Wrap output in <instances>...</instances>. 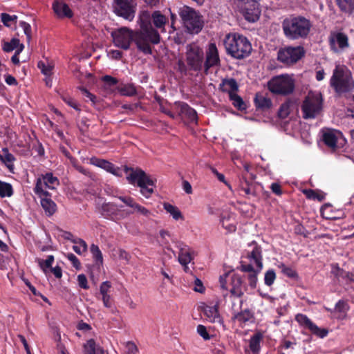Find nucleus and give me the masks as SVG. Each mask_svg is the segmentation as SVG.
I'll return each instance as SVG.
<instances>
[{
	"mask_svg": "<svg viewBox=\"0 0 354 354\" xmlns=\"http://www.w3.org/2000/svg\"><path fill=\"white\" fill-rule=\"evenodd\" d=\"M151 16L148 12H143L139 17L140 30L136 31V44L138 49L146 55L152 53L151 44L160 42V36L151 25Z\"/></svg>",
	"mask_w": 354,
	"mask_h": 354,
	"instance_id": "1",
	"label": "nucleus"
},
{
	"mask_svg": "<svg viewBox=\"0 0 354 354\" xmlns=\"http://www.w3.org/2000/svg\"><path fill=\"white\" fill-rule=\"evenodd\" d=\"M281 26L286 38L290 40H298L308 37L313 24L304 16L292 15L283 20Z\"/></svg>",
	"mask_w": 354,
	"mask_h": 354,
	"instance_id": "2",
	"label": "nucleus"
},
{
	"mask_svg": "<svg viewBox=\"0 0 354 354\" xmlns=\"http://www.w3.org/2000/svg\"><path fill=\"white\" fill-rule=\"evenodd\" d=\"M227 53L237 59L248 57L252 45L247 37L238 33L229 34L224 41Z\"/></svg>",
	"mask_w": 354,
	"mask_h": 354,
	"instance_id": "3",
	"label": "nucleus"
},
{
	"mask_svg": "<svg viewBox=\"0 0 354 354\" xmlns=\"http://www.w3.org/2000/svg\"><path fill=\"white\" fill-rule=\"evenodd\" d=\"M124 171L126 173L130 171L127 177L128 182L133 185L140 187L141 194L145 198H149L153 193L156 180L152 179L141 169H133L125 167Z\"/></svg>",
	"mask_w": 354,
	"mask_h": 354,
	"instance_id": "4",
	"label": "nucleus"
},
{
	"mask_svg": "<svg viewBox=\"0 0 354 354\" xmlns=\"http://www.w3.org/2000/svg\"><path fill=\"white\" fill-rule=\"evenodd\" d=\"M178 15L187 31L191 34H198L203 28L204 21L198 11L187 6L179 8Z\"/></svg>",
	"mask_w": 354,
	"mask_h": 354,
	"instance_id": "5",
	"label": "nucleus"
},
{
	"mask_svg": "<svg viewBox=\"0 0 354 354\" xmlns=\"http://www.w3.org/2000/svg\"><path fill=\"white\" fill-rule=\"evenodd\" d=\"M301 109L306 120L314 119L319 115L323 109L321 93H309L303 101Z\"/></svg>",
	"mask_w": 354,
	"mask_h": 354,
	"instance_id": "6",
	"label": "nucleus"
},
{
	"mask_svg": "<svg viewBox=\"0 0 354 354\" xmlns=\"http://www.w3.org/2000/svg\"><path fill=\"white\" fill-rule=\"evenodd\" d=\"M268 89L274 94L287 95L295 89V82L288 75H281L272 77L268 83Z\"/></svg>",
	"mask_w": 354,
	"mask_h": 354,
	"instance_id": "7",
	"label": "nucleus"
},
{
	"mask_svg": "<svg viewBox=\"0 0 354 354\" xmlns=\"http://www.w3.org/2000/svg\"><path fill=\"white\" fill-rule=\"evenodd\" d=\"M219 283L221 288L229 289L232 296L240 298L244 294L242 278L236 273H225L220 276Z\"/></svg>",
	"mask_w": 354,
	"mask_h": 354,
	"instance_id": "8",
	"label": "nucleus"
},
{
	"mask_svg": "<svg viewBox=\"0 0 354 354\" xmlns=\"http://www.w3.org/2000/svg\"><path fill=\"white\" fill-rule=\"evenodd\" d=\"M186 62L189 70L200 72L204 68V52L203 48L195 43L187 45Z\"/></svg>",
	"mask_w": 354,
	"mask_h": 354,
	"instance_id": "9",
	"label": "nucleus"
},
{
	"mask_svg": "<svg viewBox=\"0 0 354 354\" xmlns=\"http://www.w3.org/2000/svg\"><path fill=\"white\" fill-rule=\"evenodd\" d=\"M306 53L305 49L301 46H286L281 48L277 53V60L286 65H293L299 61Z\"/></svg>",
	"mask_w": 354,
	"mask_h": 354,
	"instance_id": "10",
	"label": "nucleus"
},
{
	"mask_svg": "<svg viewBox=\"0 0 354 354\" xmlns=\"http://www.w3.org/2000/svg\"><path fill=\"white\" fill-rule=\"evenodd\" d=\"M330 85L338 93L349 92L354 87L352 77L343 70L335 68L330 79Z\"/></svg>",
	"mask_w": 354,
	"mask_h": 354,
	"instance_id": "11",
	"label": "nucleus"
},
{
	"mask_svg": "<svg viewBox=\"0 0 354 354\" xmlns=\"http://www.w3.org/2000/svg\"><path fill=\"white\" fill-rule=\"evenodd\" d=\"M113 12L129 21H133L137 9L136 0H113Z\"/></svg>",
	"mask_w": 354,
	"mask_h": 354,
	"instance_id": "12",
	"label": "nucleus"
},
{
	"mask_svg": "<svg viewBox=\"0 0 354 354\" xmlns=\"http://www.w3.org/2000/svg\"><path fill=\"white\" fill-rule=\"evenodd\" d=\"M111 35L114 44L124 50L129 49L133 41L136 43V31L133 32L126 27L113 32Z\"/></svg>",
	"mask_w": 354,
	"mask_h": 354,
	"instance_id": "13",
	"label": "nucleus"
},
{
	"mask_svg": "<svg viewBox=\"0 0 354 354\" xmlns=\"http://www.w3.org/2000/svg\"><path fill=\"white\" fill-rule=\"evenodd\" d=\"M35 193L41 198V205L48 215H53L57 209V205L51 200L50 194L44 190L41 178H37L34 188Z\"/></svg>",
	"mask_w": 354,
	"mask_h": 354,
	"instance_id": "14",
	"label": "nucleus"
},
{
	"mask_svg": "<svg viewBox=\"0 0 354 354\" xmlns=\"http://www.w3.org/2000/svg\"><path fill=\"white\" fill-rule=\"evenodd\" d=\"M93 264L90 267V279L96 284L95 277H99L103 274V256L97 245L92 244L90 247Z\"/></svg>",
	"mask_w": 354,
	"mask_h": 354,
	"instance_id": "15",
	"label": "nucleus"
},
{
	"mask_svg": "<svg viewBox=\"0 0 354 354\" xmlns=\"http://www.w3.org/2000/svg\"><path fill=\"white\" fill-rule=\"evenodd\" d=\"M295 320L301 326L309 330L313 335L319 338H324L328 334V330L326 328H319L306 315L297 314L295 316Z\"/></svg>",
	"mask_w": 354,
	"mask_h": 354,
	"instance_id": "16",
	"label": "nucleus"
},
{
	"mask_svg": "<svg viewBox=\"0 0 354 354\" xmlns=\"http://www.w3.org/2000/svg\"><path fill=\"white\" fill-rule=\"evenodd\" d=\"M174 106L178 111V114L183 119H185L188 122L197 123L198 115L194 109L191 107L185 102L177 101L174 102Z\"/></svg>",
	"mask_w": 354,
	"mask_h": 354,
	"instance_id": "17",
	"label": "nucleus"
},
{
	"mask_svg": "<svg viewBox=\"0 0 354 354\" xmlns=\"http://www.w3.org/2000/svg\"><path fill=\"white\" fill-rule=\"evenodd\" d=\"M220 64L218 50L215 44L209 45L208 50L206 53V59L204 61V73L207 74L210 68Z\"/></svg>",
	"mask_w": 354,
	"mask_h": 354,
	"instance_id": "18",
	"label": "nucleus"
},
{
	"mask_svg": "<svg viewBox=\"0 0 354 354\" xmlns=\"http://www.w3.org/2000/svg\"><path fill=\"white\" fill-rule=\"evenodd\" d=\"M90 164L102 168L116 176H121L122 175V169L120 167H116L106 160L92 157L90 158Z\"/></svg>",
	"mask_w": 354,
	"mask_h": 354,
	"instance_id": "19",
	"label": "nucleus"
},
{
	"mask_svg": "<svg viewBox=\"0 0 354 354\" xmlns=\"http://www.w3.org/2000/svg\"><path fill=\"white\" fill-rule=\"evenodd\" d=\"M203 313L206 319L212 323H217L222 327L223 330H226V326L224 324L223 318L218 311V305L205 306L203 308Z\"/></svg>",
	"mask_w": 354,
	"mask_h": 354,
	"instance_id": "20",
	"label": "nucleus"
},
{
	"mask_svg": "<svg viewBox=\"0 0 354 354\" xmlns=\"http://www.w3.org/2000/svg\"><path fill=\"white\" fill-rule=\"evenodd\" d=\"M242 12L245 19L249 22L257 21L260 16V10L258 2L243 3Z\"/></svg>",
	"mask_w": 354,
	"mask_h": 354,
	"instance_id": "21",
	"label": "nucleus"
},
{
	"mask_svg": "<svg viewBox=\"0 0 354 354\" xmlns=\"http://www.w3.org/2000/svg\"><path fill=\"white\" fill-rule=\"evenodd\" d=\"M232 311V319L237 321L241 326L245 325L248 322H252L254 319V313L249 308L239 311L234 308V304H233Z\"/></svg>",
	"mask_w": 354,
	"mask_h": 354,
	"instance_id": "22",
	"label": "nucleus"
},
{
	"mask_svg": "<svg viewBox=\"0 0 354 354\" xmlns=\"http://www.w3.org/2000/svg\"><path fill=\"white\" fill-rule=\"evenodd\" d=\"M118 198L127 206L133 209V210L130 212L131 214L136 212L146 217H149L151 215V212L144 206L138 203L133 198L129 196H119Z\"/></svg>",
	"mask_w": 354,
	"mask_h": 354,
	"instance_id": "23",
	"label": "nucleus"
},
{
	"mask_svg": "<svg viewBox=\"0 0 354 354\" xmlns=\"http://www.w3.org/2000/svg\"><path fill=\"white\" fill-rule=\"evenodd\" d=\"M248 247L252 248V250L248 252V258L250 261H254L257 268L261 270L263 268L261 247L254 241L249 243Z\"/></svg>",
	"mask_w": 354,
	"mask_h": 354,
	"instance_id": "24",
	"label": "nucleus"
},
{
	"mask_svg": "<svg viewBox=\"0 0 354 354\" xmlns=\"http://www.w3.org/2000/svg\"><path fill=\"white\" fill-rule=\"evenodd\" d=\"M111 288V284L109 281H104L100 286V294L102 295V299L104 307L110 309L112 313L115 312L113 299L111 297L109 292Z\"/></svg>",
	"mask_w": 354,
	"mask_h": 354,
	"instance_id": "25",
	"label": "nucleus"
},
{
	"mask_svg": "<svg viewBox=\"0 0 354 354\" xmlns=\"http://www.w3.org/2000/svg\"><path fill=\"white\" fill-rule=\"evenodd\" d=\"M53 9L59 18H71L73 15L69 6L62 0H55Z\"/></svg>",
	"mask_w": 354,
	"mask_h": 354,
	"instance_id": "26",
	"label": "nucleus"
},
{
	"mask_svg": "<svg viewBox=\"0 0 354 354\" xmlns=\"http://www.w3.org/2000/svg\"><path fill=\"white\" fill-rule=\"evenodd\" d=\"M330 48L337 52V49L335 47V43L337 44L338 47L341 49H344L348 47V36L344 32H337L329 39Z\"/></svg>",
	"mask_w": 354,
	"mask_h": 354,
	"instance_id": "27",
	"label": "nucleus"
},
{
	"mask_svg": "<svg viewBox=\"0 0 354 354\" xmlns=\"http://www.w3.org/2000/svg\"><path fill=\"white\" fill-rule=\"evenodd\" d=\"M15 161H16L15 156L10 153L7 147L3 148L2 153L0 151V162L5 165L8 171L12 174H15Z\"/></svg>",
	"mask_w": 354,
	"mask_h": 354,
	"instance_id": "28",
	"label": "nucleus"
},
{
	"mask_svg": "<svg viewBox=\"0 0 354 354\" xmlns=\"http://www.w3.org/2000/svg\"><path fill=\"white\" fill-rule=\"evenodd\" d=\"M254 102L256 108L263 111H268L272 106L270 98L265 97L261 93L256 94Z\"/></svg>",
	"mask_w": 354,
	"mask_h": 354,
	"instance_id": "29",
	"label": "nucleus"
},
{
	"mask_svg": "<svg viewBox=\"0 0 354 354\" xmlns=\"http://www.w3.org/2000/svg\"><path fill=\"white\" fill-rule=\"evenodd\" d=\"M331 273L338 281L342 279L345 281L346 283H349L354 281L353 274L340 268L337 265L333 266Z\"/></svg>",
	"mask_w": 354,
	"mask_h": 354,
	"instance_id": "30",
	"label": "nucleus"
},
{
	"mask_svg": "<svg viewBox=\"0 0 354 354\" xmlns=\"http://www.w3.org/2000/svg\"><path fill=\"white\" fill-rule=\"evenodd\" d=\"M39 178H41V180L42 187L45 186L46 188H48L50 189H55V187L59 184L58 178L51 172L42 174Z\"/></svg>",
	"mask_w": 354,
	"mask_h": 354,
	"instance_id": "31",
	"label": "nucleus"
},
{
	"mask_svg": "<svg viewBox=\"0 0 354 354\" xmlns=\"http://www.w3.org/2000/svg\"><path fill=\"white\" fill-rule=\"evenodd\" d=\"M322 140L324 143L333 149L337 148V136L336 131L332 129H328L324 131L322 135Z\"/></svg>",
	"mask_w": 354,
	"mask_h": 354,
	"instance_id": "32",
	"label": "nucleus"
},
{
	"mask_svg": "<svg viewBox=\"0 0 354 354\" xmlns=\"http://www.w3.org/2000/svg\"><path fill=\"white\" fill-rule=\"evenodd\" d=\"M336 3L343 13L349 16L354 13V0H336Z\"/></svg>",
	"mask_w": 354,
	"mask_h": 354,
	"instance_id": "33",
	"label": "nucleus"
},
{
	"mask_svg": "<svg viewBox=\"0 0 354 354\" xmlns=\"http://www.w3.org/2000/svg\"><path fill=\"white\" fill-rule=\"evenodd\" d=\"M263 335L260 333H257L251 337L249 347L254 354H259L261 350V341Z\"/></svg>",
	"mask_w": 354,
	"mask_h": 354,
	"instance_id": "34",
	"label": "nucleus"
},
{
	"mask_svg": "<svg viewBox=\"0 0 354 354\" xmlns=\"http://www.w3.org/2000/svg\"><path fill=\"white\" fill-rule=\"evenodd\" d=\"M221 86H223L221 88L222 91L228 93L229 94L230 92L235 93L239 89L238 84L234 78L223 80Z\"/></svg>",
	"mask_w": 354,
	"mask_h": 354,
	"instance_id": "35",
	"label": "nucleus"
},
{
	"mask_svg": "<svg viewBox=\"0 0 354 354\" xmlns=\"http://www.w3.org/2000/svg\"><path fill=\"white\" fill-rule=\"evenodd\" d=\"M118 207L113 203H103L99 209V212L104 217L108 218L116 213Z\"/></svg>",
	"mask_w": 354,
	"mask_h": 354,
	"instance_id": "36",
	"label": "nucleus"
},
{
	"mask_svg": "<svg viewBox=\"0 0 354 354\" xmlns=\"http://www.w3.org/2000/svg\"><path fill=\"white\" fill-rule=\"evenodd\" d=\"M120 95L124 96H133L137 93L136 87L132 84H122L116 87Z\"/></svg>",
	"mask_w": 354,
	"mask_h": 354,
	"instance_id": "37",
	"label": "nucleus"
},
{
	"mask_svg": "<svg viewBox=\"0 0 354 354\" xmlns=\"http://www.w3.org/2000/svg\"><path fill=\"white\" fill-rule=\"evenodd\" d=\"M230 100L232 102L233 106L239 111H245L247 105L243 99L236 93L230 92Z\"/></svg>",
	"mask_w": 354,
	"mask_h": 354,
	"instance_id": "38",
	"label": "nucleus"
},
{
	"mask_svg": "<svg viewBox=\"0 0 354 354\" xmlns=\"http://www.w3.org/2000/svg\"><path fill=\"white\" fill-rule=\"evenodd\" d=\"M151 18L154 26L157 28H162L167 22L166 17L161 14L160 11H154L151 15Z\"/></svg>",
	"mask_w": 354,
	"mask_h": 354,
	"instance_id": "39",
	"label": "nucleus"
},
{
	"mask_svg": "<svg viewBox=\"0 0 354 354\" xmlns=\"http://www.w3.org/2000/svg\"><path fill=\"white\" fill-rule=\"evenodd\" d=\"M163 207L167 212L169 213L173 218L176 221H178L180 218H183L182 213L176 206H174L169 203H165L163 204Z\"/></svg>",
	"mask_w": 354,
	"mask_h": 354,
	"instance_id": "40",
	"label": "nucleus"
},
{
	"mask_svg": "<svg viewBox=\"0 0 354 354\" xmlns=\"http://www.w3.org/2000/svg\"><path fill=\"white\" fill-rule=\"evenodd\" d=\"M303 193L305 194L308 199L317 200L321 202L324 200V194L319 190H314L311 189H304Z\"/></svg>",
	"mask_w": 354,
	"mask_h": 354,
	"instance_id": "41",
	"label": "nucleus"
},
{
	"mask_svg": "<svg viewBox=\"0 0 354 354\" xmlns=\"http://www.w3.org/2000/svg\"><path fill=\"white\" fill-rule=\"evenodd\" d=\"M13 194L14 191L12 185L0 180V197H11Z\"/></svg>",
	"mask_w": 354,
	"mask_h": 354,
	"instance_id": "42",
	"label": "nucleus"
},
{
	"mask_svg": "<svg viewBox=\"0 0 354 354\" xmlns=\"http://www.w3.org/2000/svg\"><path fill=\"white\" fill-rule=\"evenodd\" d=\"M192 260V257L190 253L185 249H180L179 254H178V261L179 263L185 266V270L186 271L188 269L187 265Z\"/></svg>",
	"mask_w": 354,
	"mask_h": 354,
	"instance_id": "43",
	"label": "nucleus"
},
{
	"mask_svg": "<svg viewBox=\"0 0 354 354\" xmlns=\"http://www.w3.org/2000/svg\"><path fill=\"white\" fill-rule=\"evenodd\" d=\"M291 105H292V102L290 100H287L283 103L278 111V117L281 119L286 118L290 114Z\"/></svg>",
	"mask_w": 354,
	"mask_h": 354,
	"instance_id": "44",
	"label": "nucleus"
},
{
	"mask_svg": "<svg viewBox=\"0 0 354 354\" xmlns=\"http://www.w3.org/2000/svg\"><path fill=\"white\" fill-rule=\"evenodd\" d=\"M278 267L281 269V272L287 277L292 279L298 278V274L297 271L292 268L286 266L283 263L279 264Z\"/></svg>",
	"mask_w": 354,
	"mask_h": 354,
	"instance_id": "45",
	"label": "nucleus"
},
{
	"mask_svg": "<svg viewBox=\"0 0 354 354\" xmlns=\"http://www.w3.org/2000/svg\"><path fill=\"white\" fill-rule=\"evenodd\" d=\"M19 39L17 38H12L10 41L6 42L5 41L3 45V50L5 52H11L15 49H18L20 48Z\"/></svg>",
	"mask_w": 354,
	"mask_h": 354,
	"instance_id": "46",
	"label": "nucleus"
},
{
	"mask_svg": "<svg viewBox=\"0 0 354 354\" xmlns=\"http://www.w3.org/2000/svg\"><path fill=\"white\" fill-rule=\"evenodd\" d=\"M240 188L241 190L243 191L246 195H256V192L254 191V185L252 183H249L247 180H245L241 183Z\"/></svg>",
	"mask_w": 354,
	"mask_h": 354,
	"instance_id": "47",
	"label": "nucleus"
},
{
	"mask_svg": "<svg viewBox=\"0 0 354 354\" xmlns=\"http://www.w3.org/2000/svg\"><path fill=\"white\" fill-rule=\"evenodd\" d=\"M17 18V15H10L6 12L1 14V21L3 25L7 27H10L12 24H16Z\"/></svg>",
	"mask_w": 354,
	"mask_h": 354,
	"instance_id": "48",
	"label": "nucleus"
},
{
	"mask_svg": "<svg viewBox=\"0 0 354 354\" xmlns=\"http://www.w3.org/2000/svg\"><path fill=\"white\" fill-rule=\"evenodd\" d=\"M90 354H108L93 339H90Z\"/></svg>",
	"mask_w": 354,
	"mask_h": 354,
	"instance_id": "49",
	"label": "nucleus"
},
{
	"mask_svg": "<svg viewBox=\"0 0 354 354\" xmlns=\"http://www.w3.org/2000/svg\"><path fill=\"white\" fill-rule=\"evenodd\" d=\"M59 95L60 97L62 99V100L68 105H69L70 106L73 107L76 110H80L79 104L68 93L62 92L61 93H59Z\"/></svg>",
	"mask_w": 354,
	"mask_h": 354,
	"instance_id": "50",
	"label": "nucleus"
},
{
	"mask_svg": "<svg viewBox=\"0 0 354 354\" xmlns=\"http://www.w3.org/2000/svg\"><path fill=\"white\" fill-rule=\"evenodd\" d=\"M102 80L104 84V88H106L113 89L118 83V79L111 75H104L102 77Z\"/></svg>",
	"mask_w": 354,
	"mask_h": 354,
	"instance_id": "51",
	"label": "nucleus"
},
{
	"mask_svg": "<svg viewBox=\"0 0 354 354\" xmlns=\"http://www.w3.org/2000/svg\"><path fill=\"white\" fill-rule=\"evenodd\" d=\"M73 243H75V245L73 246V249L78 254H80L82 252L86 251L87 244H86V241H84L82 239H78V240H74Z\"/></svg>",
	"mask_w": 354,
	"mask_h": 354,
	"instance_id": "52",
	"label": "nucleus"
},
{
	"mask_svg": "<svg viewBox=\"0 0 354 354\" xmlns=\"http://www.w3.org/2000/svg\"><path fill=\"white\" fill-rule=\"evenodd\" d=\"M276 279V273L274 270L270 269L266 271L264 276V283L266 286H272Z\"/></svg>",
	"mask_w": 354,
	"mask_h": 354,
	"instance_id": "53",
	"label": "nucleus"
},
{
	"mask_svg": "<svg viewBox=\"0 0 354 354\" xmlns=\"http://www.w3.org/2000/svg\"><path fill=\"white\" fill-rule=\"evenodd\" d=\"M54 261V257L53 255H48L47 259L46 260H39V264L41 268L46 271V269L51 268L52 264Z\"/></svg>",
	"mask_w": 354,
	"mask_h": 354,
	"instance_id": "54",
	"label": "nucleus"
},
{
	"mask_svg": "<svg viewBox=\"0 0 354 354\" xmlns=\"http://www.w3.org/2000/svg\"><path fill=\"white\" fill-rule=\"evenodd\" d=\"M19 26L23 28L24 34L26 35L28 41L30 40L32 37V28L29 24L21 21L19 22Z\"/></svg>",
	"mask_w": 354,
	"mask_h": 354,
	"instance_id": "55",
	"label": "nucleus"
},
{
	"mask_svg": "<svg viewBox=\"0 0 354 354\" xmlns=\"http://www.w3.org/2000/svg\"><path fill=\"white\" fill-rule=\"evenodd\" d=\"M261 270L257 268V272H252V274H248V282L249 285L252 288H255L257 287V274Z\"/></svg>",
	"mask_w": 354,
	"mask_h": 354,
	"instance_id": "56",
	"label": "nucleus"
},
{
	"mask_svg": "<svg viewBox=\"0 0 354 354\" xmlns=\"http://www.w3.org/2000/svg\"><path fill=\"white\" fill-rule=\"evenodd\" d=\"M197 333L205 339L209 340L211 339V336L208 333L207 328L205 326L199 324L197 326Z\"/></svg>",
	"mask_w": 354,
	"mask_h": 354,
	"instance_id": "57",
	"label": "nucleus"
},
{
	"mask_svg": "<svg viewBox=\"0 0 354 354\" xmlns=\"http://www.w3.org/2000/svg\"><path fill=\"white\" fill-rule=\"evenodd\" d=\"M125 348L127 349V354H138V348L133 342H127Z\"/></svg>",
	"mask_w": 354,
	"mask_h": 354,
	"instance_id": "58",
	"label": "nucleus"
},
{
	"mask_svg": "<svg viewBox=\"0 0 354 354\" xmlns=\"http://www.w3.org/2000/svg\"><path fill=\"white\" fill-rule=\"evenodd\" d=\"M348 309V304L343 300H339L335 304V310L340 313H344Z\"/></svg>",
	"mask_w": 354,
	"mask_h": 354,
	"instance_id": "59",
	"label": "nucleus"
},
{
	"mask_svg": "<svg viewBox=\"0 0 354 354\" xmlns=\"http://www.w3.org/2000/svg\"><path fill=\"white\" fill-rule=\"evenodd\" d=\"M67 257L68 260L72 263L73 267H75L77 270H79L80 268V262L79 261L78 259L74 254L69 253L68 254Z\"/></svg>",
	"mask_w": 354,
	"mask_h": 354,
	"instance_id": "60",
	"label": "nucleus"
},
{
	"mask_svg": "<svg viewBox=\"0 0 354 354\" xmlns=\"http://www.w3.org/2000/svg\"><path fill=\"white\" fill-rule=\"evenodd\" d=\"M270 189L277 196H281L283 194L281 186L278 183H272L270 185Z\"/></svg>",
	"mask_w": 354,
	"mask_h": 354,
	"instance_id": "61",
	"label": "nucleus"
},
{
	"mask_svg": "<svg viewBox=\"0 0 354 354\" xmlns=\"http://www.w3.org/2000/svg\"><path fill=\"white\" fill-rule=\"evenodd\" d=\"M38 67L41 69V73L45 75H49L51 73L52 67L50 66H46L43 62H39Z\"/></svg>",
	"mask_w": 354,
	"mask_h": 354,
	"instance_id": "62",
	"label": "nucleus"
},
{
	"mask_svg": "<svg viewBox=\"0 0 354 354\" xmlns=\"http://www.w3.org/2000/svg\"><path fill=\"white\" fill-rule=\"evenodd\" d=\"M188 66H187L182 59H178L177 62V70L181 73L186 75L188 71Z\"/></svg>",
	"mask_w": 354,
	"mask_h": 354,
	"instance_id": "63",
	"label": "nucleus"
},
{
	"mask_svg": "<svg viewBox=\"0 0 354 354\" xmlns=\"http://www.w3.org/2000/svg\"><path fill=\"white\" fill-rule=\"evenodd\" d=\"M77 281L80 288L84 289L88 288L87 286V279L84 274H81L77 276Z\"/></svg>",
	"mask_w": 354,
	"mask_h": 354,
	"instance_id": "64",
	"label": "nucleus"
}]
</instances>
